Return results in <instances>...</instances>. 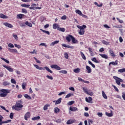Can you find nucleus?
I'll use <instances>...</instances> for the list:
<instances>
[{
	"instance_id": "nucleus-1",
	"label": "nucleus",
	"mask_w": 125,
	"mask_h": 125,
	"mask_svg": "<svg viewBox=\"0 0 125 125\" xmlns=\"http://www.w3.org/2000/svg\"><path fill=\"white\" fill-rule=\"evenodd\" d=\"M21 103V101L17 102L16 104L12 106V109L16 110L17 111H20V110H21L20 108H23V105Z\"/></svg>"
},
{
	"instance_id": "nucleus-2",
	"label": "nucleus",
	"mask_w": 125,
	"mask_h": 125,
	"mask_svg": "<svg viewBox=\"0 0 125 125\" xmlns=\"http://www.w3.org/2000/svg\"><path fill=\"white\" fill-rule=\"evenodd\" d=\"M0 92H2V93H0V97H5V96H7L8 93H10V90L2 89L0 90Z\"/></svg>"
},
{
	"instance_id": "nucleus-3",
	"label": "nucleus",
	"mask_w": 125,
	"mask_h": 125,
	"mask_svg": "<svg viewBox=\"0 0 125 125\" xmlns=\"http://www.w3.org/2000/svg\"><path fill=\"white\" fill-rule=\"evenodd\" d=\"M77 27L78 28V29H80V31L79 32V35L83 36V35L84 34V29L86 28V25H83L82 26L77 25Z\"/></svg>"
},
{
	"instance_id": "nucleus-4",
	"label": "nucleus",
	"mask_w": 125,
	"mask_h": 125,
	"mask_svg": "<svg viewBox=\"0 0 125 125\" xmlns=\"http://www.w3.org/2000/svg\"><path fill=\"white\" fill-rule=\"evenodd\" d=\"M113 79L115 80V83L118 84V85H121V83H123V82H124L123 79L117 76H113Z\"/></svg>"
},
{
	"instance_id": "nucleus-5",
	"label": "nucleus",
	"mask_w": 125,
	"mask_h": 125,
	"mask_svg": "<svg viewBox=\"0 0 125 125\" xmlns=\"http://www.w3.org/2000/svg\"><path fill=\"white\" fill-rule=\"evenodd\" d=\"M2 66L3 67H4V68H5V69H7L9 72H13V68H11V66H7L4 64L2 65Z\"/></svg>"
},
{
	"instance_id": "nucleus-6",
	"label": "nucleus",
	"mask_w": 125,
	"mask_h": 125,
	"mask_svg": "<svg viewBox=\"0 0 125 125\" xmlns=\"http://www.w3.org/2000/svg\"><path fill=\"white\" fill-rule=\"evenodd\" d=\"M51 68H52V69H55L56 70H58V71H60V70H61V68L56 64H53L51 65Z\"/></svg>"
},
{
	"instance_id": "nucleus-7",
	"label": "nucleus",
	"mask_w": 125,
	"mask_h": 125,
	"mask_svg": "<svg viewBox=\"0 0 125 125\" xmlns=\"http://www.w3.org/2000/svg\"><path fill=\"white\" fill-rule=\"evenodd\" d=\"M30 117H31V113H30V112H28L24 115V119L26 121H28V119H29L30 118Z\"/></svg>"
},
{
	"instance_id": "nucleus-8",
	"label": "nucleus",
	"mask_w": 125,
	"mask_h": 125,
	"mask_svg": "<svg viewBox=\"0 0 125 125\" xmlns=\"http://www.w3.org/2000/svg\"><path fill=\"white\" fill-rule=\"evenodd\" d=\"M8 50L10 52H11L12 53H18V51L16 49H11V48H8Z\"/></svg>"
},
{
	"instance_id": "nucleus-9",
	"label": "nucleus",
	"mask_w": 125,
	"mask_h": 125,
	"mask_svg": "<svg viewBox=\"0 0 125 125\" xmlns=\"http://www.w3.org/2000/svg\"><path fill=\"white\" fill-rule=\"evenodd\" d=\"M3 25L5 26V27H7L8 28H12L13 25L12 24L9 23L8 22H4Z\"/></svg>"
},
{
	"instance_id": "nucleus-10",
	"label": "nucleus",
	"mask_w": 125,
	"mask_h": 125,
	"mask_svg": "<svg viewBox=\"0 0 125 125\" xmlns=\"http://www.w3.org/2000/svg\"><path fill=\"white\" fill-rule=\"evenodd\" d=\"M60 27V26H59V24L57 23H54L53 25V29H54V30H56V29H57V30H59V28Z\"/></svg>"
},
{
	"instance_id": "nucleus-11",
	"label": "nucleus",
	"mask_w": 125,
	"mask_h": 125,
	"mask_svg": "<svg viewBox=\"0 0 125 125\" xmlns=\"http://www.w3.org/2000/svg\"><path fill=\"white\" fill-rule=\"evenodd\" d=\"M85 101L88 103H92L91 102L92 101V98H91V97H89L88 98H87V97H86Z\"/></svg>"
},
{
	"instance_id": "nucleus-12",
	"label": "nucleus",
	"mask_w": 125,
	"mask_h": 125,
	"mask_svg": "<svg viewBox=\"0 0 125 125\" xmlns=\"http://www.w3.org/2000/svg\"><path fill=\"white\" fill-rule=\"evenodd\" d=\"M109 52L111 56H112V57H116V56H117V55H116V54H115V53H114V51L112 50V49H110L109 50Z\"/></svg>"
},
{
	"instance_id": "nucleus-13",
	"label": "nucleus",
	"mask_w": 125,
	"mask_h": 125,
	"mask_svg": "<svg viewBox=\"0 0 125 125\" xmlns=\"http://www.w3.org/2000/svg\"><path fill=\"white\" fill-rule=\"evenodd\" d=\"M24 16H25V15L20 14L17 15V19H22V18H24Z\"/></svg>"
},
{
	"instance_id": "nucleus-14",
	"label": "nucleus",
	"mask_w": 125,
	"mask_h": 125,
	"mask_svg": "<svg viewBox=\"0 0 125 125\" xmlns=\"http://www.w3.org/2000/svg\"><path fill=\"white\" fill-rule=\"evenodd\" d=\"M62 46H63V47H67V48H71V49H74V48H75V47L66 45V44H62Z\"/></svg>"
},
{
	"instance_id": "nucleus-15",
	"label": "nucleus",
	"mask_w": 125,
	"mask_h": 125,
	"mask_svg": "<svg viewBox=\"0 0 125 125\" xmlns=\"http://www.w3.org/2000/svg\"><path fill=\"white\" fill-rule=\"evenodd\" d=\"M73 36L72 35H68L67 37H66V40L68 42H71V40L73 39Z\"/></svg>"
},
{
	"instance_id": "nucleus-16",
	"label": "nucleus",
	"mask_w": 125,
	"mask_h": 125,
	"mask_svg": "<svg viewBox=\"0 0 125 125\" xmlns=\"http://www.w3.org/2000/svg\"><path fill=\"white\" fill-rule=\"evenodd\" d=\"M86 69L87 70V73H88V74H90V73L92 72L91 68H90L88 65L86 66Z\"/></svg>"
},
{
	"instance_id": "nucleus-17",
	"label": "nucleus",
	"mask_w": 125,
	"mask_h": 125,
	"mask_svg": "<svg viewBox=\"0 0 125 125\" xmlns=\"http://www.w3.org/2000/svg\"><path fill=\"white\" fill-rule=\"evenodd\" d=\"M69 110L72 111V112H76V111L78 110V108L76 107L70 106L69 107Z\"/></svg>"
},
{
	"instance_id": "nucleus-18",
	"label": "nucleus",
	"mask_w": 125,
	"mask_h": 125,
	"mask_svg": "<svg viewBox=\"0 0 125 125\" xmlns=\"http://www.w3.org/2000/svg\"><path fill=\"white\" fill-rule=\"evenodd\" d=\"M0 18H1L2 19H7L8 17L7 16L4 15L2 13H1L0 14Z\"/></svg>"
},
{
	"instance_id": "nucleus-19",
	"label": "nucleus",
	"mask_w": 125,
	"mask_h": 125,
	"mask_svg": "<svg viewBox=\"0 0 125 125\" xmlns=\"http://www.w3.org/2000/svg\"><path fill=\"white\" fill-rule=\"evenodd\" d=\"M34 67L36 68V69H38V70H43L44 71V68H42V67H39V65L37 64H34Z\"/></svg>"
},
{
	"instance_id": "nucleus-20",
	"label": "nucleus",
	"mask_w": 125,
	"mask_h": 125,
	"mask_svg": "<svg viewBox=\"0 0 125 125\" xmlns=\"http://www.w3.org/2000/svg\"><path fill=\"white\" fill-rule=\"evenodd\" d=\"M10 83L8 82V81H4L2 83V85L4 86H6L7 85H10Z\"/></svg>"
},
{
	"instance_id": "nucleus-21",
	"label": "nucleus",
	"mask_w": 125,
	"mask_h": 125,
	"mask_svg": "<svg viewBox=\"0 0 125 125\" xmlns=\"http://www.w3.org/2000/svg\"><path fill=\"white\" fill-rule=\"evenodd\" d=\"M109 65H113V66H116L118 65V61H116L115 62H109Z\"/></svg>"
},
{
	"instance_id": "nucleus-22",
	"label": "nucleus",
	"mask_w": 125,
	"mask_h": 125,
	"mask_svg": "<svg viewBox=\"0 0 125 125\" xmlns=\"http://www.w3.org/2000/svg\"><path fill=\"white\" fill-rule=\"evenodd\" d=\"M72 42L73 43H78L79 42L78 40H77L76 39H75V37L74 36L72 37V39H71Z\"/></svg>"
},
{
	"instance_id": "nucleus-23",
	"label": "nucleus",
	"mask_w": 125,
	"mask_h": 125,
	"mask_svg": "<svg viewBox=\"0 0 125 125\" xmlns=\"http://www.w3.org/2000/svg\"><path fill=\"white\" fill-rule=\"evenodd\" d=\"M59 42V41H55L52 43H50V46H54L55 44H57Z\"/></svg>"
},
{
	"instance_id": "nucleus-24",
	"label": "nucleus",
	"mask_w": 125,
	"mask_h": 125,
	"mask_svg": "<svg viewBox=\"0 0 125 125\" xmlns=\"http://www.w3.org/2000/svg\"><path fill=\"white\" fill-rule=\"evenodd\" d=\"M100 56H101L102 58H104V59H108V56L106 54H99Z\"/></svg>"
},
{
	"instance_id": "nucleus-25",
	"label": "nucleus",
	"mask_w": 125,
	"mask_h": 125,
	"mask_svg": "<svg viewBox=\"0 0 125 125\" xmlns=\"http://www.w3.org/2000/svg\"><path fill=\"white\" fill-rule=\"evenodd\" d=\"M102 96L104 97V99H107L108 97H107V95L105 94L104 91H102Z\"/></svg>"
},
{
	"instance_id": "nucleus-26",
	"label": "nucleus",
	"mask_w": 125,
	"mask_h": 125,
	"mask_svg": "<svg viewBox=\"0 0 125 125\" xmlns=\"http://www.w3.org/2000/svg\"><path fill=\"white\" fill-rule=\"evenodd\" d=\"M44 68V69H45V70H46V71H47V72H49V73H50V74H52V73H53V72H52V71H51V70H50V69H49L48 67L45 66Z\"/></svg>"
},
{
	"instance_id": "nucleus-27",
	"label": "nucleus",
	"mask_w": 125,
	"mask_h": 125,
	"mask_svg": "<svg viewBox=\"0 0 125 125\" xmlns=\"http://www.w3.org/2000/svg\"><path fill=\"white\" fill-rule=\"evenodd\" d=\"M62 100V98H59L58 100H57L56 101L55 105H57L58 104H60V103L61 102Z\"/></svg>"
},
{
	"instance_id": "nucleus-28",
	"label": "nucleus",
	"mask_w": 125,
	"mask_h": 125,
	"mask_svg": "<svg viewBox=\"0 0 125 125\" xmlns=\"http://www.w3.org/2000/svg\"><path fill=\"white\" fill-rule=\"evenodd\" d=\"M75 12L76 13H77V14H79V15H80V16L83 15V13H82V11H81L80 10H76Z\"/></svg>"
},
{
	"instance_id": "nucleus-29",
	"label": "nucleus",
	"mask_w": 125,
	"mask_h": 125,
	"mask_svg": "<svg viewBox=\"0 0 125 125\" xmlns=\"http://www.w3.org/2000/svg\"><path fill=\"white\" fill-rule=\"evenodd\" d=\"M21 6H22V7H25L26 8H28L30 7V4H21Z\"/></svg>"
},
{
	"instance_id": "nucleus-30",
	"label": "nucleus",
	"mask_w": 125,
	"mask_h": 125,
	"mask_svg": "<svg viewBox=\"0 0 125 125\" xmlns=\"http://www.w3.org/2000/svg\"><path fill=\"white\" fill-rule=\"evenodd\" d=\"M50 106V105L47 104H45L44 107H43V110L44 111H46V110H47V109H48V107H49Z\"/></svg>"
},
{
	"instance_id": "nucleus-31",
	"label": "nucleus",
	"mask_w": 125,
	"mask_h": 125,
	"mask_svg": "<svg viewBox=\"0 0 125 125\" xmlns=\"http://www.w3.org/2000/svg\"><path fill=\"white\" fill-rule=\"evenodd\" d=\"M80 53L83 59L84 60H86V58L85 57V56L84 55L83 53V52H80Z\"/></svg>"
},
{
	"instance_id": "nucleus-32",
	"label": "nucleus",
	"mask_w": 125,
	"mask_h": 125,
	"mask_svg": "<svg viewBox=\"0 0 125 125\" xmlns=\"http://www.w3.org/2000/svg\"><path fill=\"white\" fill-rule=\"evenodd\" d=\"M41 31L43 32V33H45L47 35H50V33L48 31L44 30L43 29H40Z\"/></svg>"
},
{
	"instance_id": "nucleus-33",
	"label": "nucleus",
	"mask_w": 125,
	"mask_h": 125,
	"mask_svg": "<svg viewBox=\"0 0 125 125\" xmlns=\"http://www.w3.org/2000/svg\"><path fill=\"white\" fill-rule=\"evenodd\" d=\"M112 110H111V113H109L108 112H106L105 113V115L106 116H107V117H113V113H112Z\"/></svg>"
},
{
	"instance_id": "nucleus-34",
	"label": "nucleus",
	"mask_w": 125,
	"mask_h": 125,
	"mask_svg": "<svg viewBox=\"0 0 125 125\" xmlns=\"http://www.w3.org/2000/svg\"><path fill=\"white\" fill-rule=\"evenodd\" d=\"M41 119V117L40 116H37V117H34L32 118V121H37L38 120H40Z\"/></svg>"
},
{
	"instance_id": "nucleus-35",
	"label": "nucleus",
	"mask_w": 125,
	"mask_h": 125,
	"mask_svg": "<svg viewBox=\"0 0 125 125\" xmlns=\"http://www.w3.org/2000/svg\"><path fill=\"white\" fill-rule=\"evenodd\" d=\"M92 61L95 62V63H99V61L96 59V58L94 57L91 59Z\"/></svg>"
},
{
	"instance_id": "nucleus-36",
	"label": "nucleus",
	"mask_w": 125,
	"mask_h": 125,
	"mask_svg": "<svg viewBox=\"0 0 125 125\" xmlns=\"http://www.w3.org/2000/svg\"><path fill=\"white\" fill-rule=\"evenodd\" d=\"M67 125H71L72 124H74V121L72 120H69L66 122Z\"/></svg>"
},
{
	"instance_id": "nucleus-37",
	"label": "nucleus",
	"mask_w": 125,
	"mask_h": 125,
	"mask_svg": "<svg viewBox=\"0 0 125 125\" xmlns=\"http://www.w3.org/2000/svg\"><path fill=\"white\" fill-rule=\"evenodd\" d=\"M74 94L72 93H70L66 95L65 97V98H69V97H71V96H73Z\"/></svg>"
},
{
	"instance_id": "nucleus-38",
	"label": "nucleus",
	"mask_w": 125,
	"mask_h": 125,
	"mask_svg": "<svg viewBox=\"0 0 125 125\" xmlns=\"http://www.w3.org/2000/svg\"><path fill=\"white\" fill-rule=\"evenodd\" d=\"M60 111V109L58 108V107H55L54 112L56 113V114H58V113H59Z\"/></svg>"
},
{
	"instance_id": "nucleus-39",
	"label": "nucleus",
	"mask_w": 125,
	"mask_h": 125,
	"mask_svg": "<svg viewBox=\"0 0 125 125\" xmlns=\"http://www.w3.org/2000/svg\"><path fill=\"white\" fill-rule=\"evenodd\" d=\"M118 73H125V68H123L122 69H119L118 70Z\"/></svg>"
},
{
	"instance_id": "nucleus-40",
	"label": "nucleus",
	"mask_w": 125,
	"mask_h": 125,
	"mask_svg": "<svg viewBox=\"0 0 125 125\" xmlns=\"http://www.w3.org/2000/svg\"><path fill=\"white\" fill-rule=\"evenodd\" d=\"M80 71L81 69L80 68H76L73 70V72L76 73H80Z\"/></svg>"
},
{
	"instance_id": "nucleus-41",
	"label": "nucleus",
	"mask_w": 125,
	"mask_h": 125,
	"mask_svg": "<svg viewBox=\"0 0 125 125\" xmlns=\"http://www.w3.org/2000/svg\"><path fill=\"white\" fill-rule=\"evenodd\" d=\"M86 94H87L88 95H90V96H92V95H93V92H92L90 90H88Z\"/></svg>"
},
{
	"instance_id": "nucleus-42",
	"label": "nucleus",
	"mask_w": 125,
	"mask_h": 125,
	"mask_svg": "<svg viewBox=\"0 0 125 125\" xmlns=\"http://www.w3.org/2000/svg\"><path fill=\"white\" fill-rule=\"evenodd\" d=\"M0 59L3 60V61H4V62H5V63H7V64H9V61L3 58H0Z\"/></svg>"
},
{
	"instance_id": "nucleus-43",
	"label": "nucleus",
	"mask_w": 125,
	"mask_h": 125,
	"mask_svg": "<svg viewBox=\"0 0 125 125\" xmlns=\"http://www.w3.org/2000/svg\"><path fill=\"white\" fill-rule=\"evenodd\" d=\"M94 4L95 5H97V6H98V7H102V5H103V4L102 3H101L100 4H98V3H97V2H95Z\"/></svg>"
},
{
	"instance_id": "nucleus-44",
	"label": "nucleus",
	"mask_w": 125,
	"mask_h": 125,
	"mask_svg": "<svg viewBox=\"0 0 125 125\" xmlns=\"http://www.w3.org/2000/svg\"><path fill=\"white\" fill-rule=\"evenodd\" d=\"M8 46L9 47H10L11 48H14V45H13V44L11 43H9L8 44Z\"/></svg>"
},
{
	"instance_id": "nucleus-45",
	"label": "nucleus",
	"mask_w": 125,
	"mask_h": 125,
	"mask_svg": "<svg viewBox=\"0 0 125 125\" xmlns=\"http://www.w3.org/2000/svg\"><path fill=\"white\" fill-rule=\"evenodd\" d=\"M25 25H27V26H28V27H32V24L28 21L25 22Z\"/></svg>"
},
{
	"instance_id": "nucleus-46",
	"label": "nucleus",
	"mask_w": 125,
	"mask_h": 125,
	"mask_svg": "<svg viewBox=\"0 0 125 125\" xmlns=\"http://www.w3.org/2000/svg\"><path fill=\"white\" fill-rule=\"evenodd\" d=\"M74 103H75V101H70L67 103V105H73V104H74Z\"/></svg>"
},
{
	"instance_id": "nucleus-47",
	"label": "nucleus",
	"mask_w": 125,
	"mask_h": 125,
	"mask_svg": "<svg viewBox=\"0 0 125 125\" xmlns=\"http://www.w3.org/2000/svg\"><path fill=\"white\" fill-rule=\"evenodd\" d=\"M102 42V43H104V44H105V45H108V44H109V42H107L106 41H105V40H103Z\"/></svg>"
},
{
	"instance_id": "nucleus-48",
	"label": "nucleus",
	"mask_w": 125,
	"mask_h": 125,
	"mask_svg": "<svg viewBox=\"0 0 125 125\" xmlns=\"http://www.w3.org/2000/svg\"><path fill=\"white\" fill-rule=\"evenodd\" d=\"M88 63L90 65H91V66H92V67H93V68H95V65H94V64L92 63V62L90 61H88Z\"/></svg>"
},
{
	"instance_id": "nucleus-49",
	"label": "nucleus",
	"mask_w": 125,
	"mask_h": 125,
	"mask_svg": "<svg viewBox=\"0 0 125 125\" xmlns=\"http://www.w3.org/2000/svg\"><path fill=\"white\" fill-rule=\"evenodd\" d=\"M11 83H14V84H16V81L15 80V79H11Z\"/></svg>"
},
{
	"instance_id": "nucleus-50",
	"label": "nucleus",
	"mask_w": 125,
	"mask_h": 125,
	"mask_svg": "<svg viewBox=\"0 0 125 125\" xmlns=\"http://www.w3.org/2000/svg\"><path fill=\"white\" fill-rule=\"evenodd\" d=\"M10 122H11V120H8L5 121H3V122H2V124H8V123H10Z\"/></svg>"
},
{
	"instance_id": "nucleus-51",
	"label": "nucleus",
	"mask_w": 125,
	"mask_h": 125,
	"mask_svg": "<svg viewBox=\"0 0 125 125\" xmlns=\"http://www.w3.org/2000/svg\"><path fill=\"white\" fill-rule=\"evenodd\" d=\"M21 12L26 14V13H27L28 12L27 11V10H26V9L23 8L21 9Z\"/></svg>"
},
{
	"instance_id": "nucleus-52",
	"label": "nucleus",
	"mask_w": 125,
	"mask_h": 125,
	"mask_svg": "<svg viewBox=\"0 0 125 125\" xmlns=\"http://www.w3.org/2000/svg\"><path fill=\"white\" fill-rule=\"evenodd\" d=\"M116 19L117 20H118V21H119V23H120L121 24L124 23V21L119 19V18H117Z\"/></svg>"
},
{
	"instance_id": "nucleus-53",
	"label": "nucleus",
	"mask_w": 125,
	"mask_h": 125,
	"mask_svg": "<svg viewBox=\"0 0 125 125\" xmlns=\"http://www.w3.org/2000/svg\"><path fill=\"white\" fill-rule=\"evenodd\" d=\"M60 73H62V74H64L65 75H66V74H67V72L66 70H61L60 71Z\"/></svg>"
},
{
	"instance_id": "nucleus-54",
	"label": "nucleus",
	"mask_w": 125,
	"mask_h": 125,
	"mask_svg": "<svg viewBox=\"0 0 125 125\" xmlns=\"http://www.w3.org/2000/svg\"><path fill=\"white\" fill-rule=\"evenodd\" d=\"M58 31H60L61 32H65V28L59 27Z\"/></svg>"
},
{
	"instance_id": "nucleus-55",
	"label": "nucleus",
	"mask_w": 125,
	"mask_h": 125,
	"mask_svg": "<svg viewBox=\"0 0 125 125\" xmlns=\"http://www.w3.org/2000/svg\"><path fill=\"white\" fill-rule=\"evenodd\" d=\"M64 94H66V92H61L58 94L59 96H61V95H63Z\"/></svg>"
},
{
	"instance_id": "nucleus-56",
	"label": "nucleus",
	"mask_w": 125,
	"mask_h": 125,
	"mask_svg": "<svg viewBox=\"0 0 125 125\" xmlns=\"http://www.w3.org/2000/svg\"><path fill=\"white\" fill-rule=\"evenodd\" d=\"M46 78H47V79H48L49 80H51V81H52V80H53V77H52V76H50L49 75H47Z\"/></svg>"
},
{
	"instance_id": "nucleus-57",
	"label": "nucleus",
	"mask_w": 125,
	"mask_h": 125,
	"mask_svg": "<svg viewBox=\"0 0 125 125\" xmlns=\"http://www.w3.org/2000/svg\"><path fill=\"white\" fill-rule=\"evenodd\" d=\"M113 87H114L115 90H116V91H117V92H119V89H118V88L115 86L114 85H112Z\"/></svg>"
},
{
	"instance_id": "nucleus-58",
	"label": "nucleus",
	"mask_w": 125,
	"mask_h": 125,
	"mask_svg": "<svg viewBox=\"0 0 125 125\" xmlns=\"http://www.w3.org/2000/svg\"><path fill=\"white\" fill-rule=\"evenodd\" d=\"M13 38L16 40V41H18V37L17 36V35L13 34Z\"/></svg>"
},
{
	"instance_id": "nucleus-59",
	"label": "nucleus",
	"mask_w": 125,
	"mask_h": 125,
	"mask_svg": "<svg viewBox=\"0 0 125 125\" xmlns=\"http://www.w3.org/2000/svg\"><path fill=\"white\" fill-rule=\"evenodd\" d=\"M83 91H84V92L85 93H87V92H88V90H87V88H84V87H83Z\"/></svg>"
},
{
	"instance_id": "nucleus-60",
	"label": "nucleus",
	"mask_w": 125,
	"mask_h": 125,
	"mask_svg": "<svg viewBox=\"0 0 125 125\" xmlns=\"http://www.w3.org/2000/svg\"><path fill=\"white\" fill-rule=\"evenodd\" d=\"M98 117H100V118H102V116H103V114L101 112H99L97 114Z\"/></svg>"
},
{
	"instance_id": "nucleus-61",
	"label": "nucleus",
	"mask_w": 125,
	"mask_h": 125,
	"mask_svg": "<svg viewBox=\"0 0 125 125\" xmlns=\"http://www.w3.org/2000/svg\"><path fill=\"white\" fill-rule=\"evenodd\" d=\"M22 88L23 89H26V83H23L22 84Z\"/></svg>"
},
{
	"instance_id": "nucleus-62",
	"label": "nucleus",
	"mask_w": 125,
	"mask_h": 125,
	"mask_svg": "<svg viewBox=\"0 0 125 125\" xmlns=\"http://www.w3.org/2000/svg\"><path fill=\"white\" fill-rule=\"evenodd\" d=\"M14 45L15 47H17V48H19V49H20V48H21V46L18 45L17 44H15Z\"/></svg>"
},
{
	"instance_id": "nucleus-63",
	"label": "nucleus",
	"mask_w": 125,
	"mask_h": 125,
	"mask_svg": "<svg viewBox=\"0 0 125 125\" xmlns=\"http://www.w3.org/2000/svg\"><path fill=\"white\" fill-rule=\"evenodd\" d=\"M20 25L21 26V27H25V26H26V24L25 23H21L20 24Z\"/></svg>"
},
{
	"instance_id": "nucleus-64",
	"label": "nucleus",
	"mask_w": 125,
	"mask_h": 125,
	"mask_svg": "<svg viewBox=\"0 0 125 125\" xmlns=\"http://www.w3.org/2000/svg\"><path fill=\"white\" fill-rule=\"evenodd\" d=\"M122 98H123L124 100H125V93H122Z\"/></svg>"
}]
</instances>
